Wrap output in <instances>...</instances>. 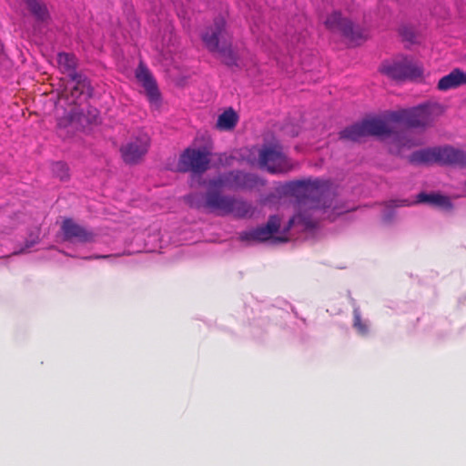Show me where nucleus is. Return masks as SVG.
Here are the masks:
<instances>
[{"label":"nucleus","instance_id":"412c9836","mask_svg":"<svg viewBox=\"0 0 466 466\" xmlns=\"http://www.w3.org/2000/svg\"><path fill=\"white\" fill-rule=\"evenodd\" d=\"M238 121V114L233 108L229 107L218 116L216 127L221 131H230L235 128Z\"/></svg>","mask_w":466,"mask_h":466},{"label":"nucleus","instance_id":"0eeeda50","mask_svg":"<svg viewBox=\"0 0 466 466\" xmlns=\"http://www.w3.org/2000/svg\"><path fill=\"white\" fill-rule=\"evenodd\" d=\"M325 27L331 33H339L352 44H360L366 38L365 30L355 25L350 19L343 17L341 13L334 11L324 22Z\"/></svg>","mask_w":466,"mask_h":466},{"label":"nucleus","instance_id":"7ed1b4c3","mask_svg":"<svg viewBox=\"0 0 466 466\" xmlns=\"http://www.w3.org/2000/svg\"><path fill=\"white\" fill-rule=\"evenodd\" d=\"M210 52H218L228 66H237L238 55L231 46V35L226 28L225 17L219 15L214 19L213 26L201 36Z\"/></svg>","mask_w":466,"mask_h":466},{"label":"nucleus","instance_id":"ddd939ff","mask_svg":"<svg viewBox=\"0 0 466 466\" xmlns=\"http://www.w3.org/2000/svg\"><path fill=\"white\" fill-rule=\"evenodd\" d=\"M137 82L144 87L146 96L151 104L160 102V92L155 77L143 61H140L135 70Z\"/></svg>","mask_w":466,"mask_h":466},{"label":"nucleus","instance_id":"1a4fd4ad","mask_svg":"<svg viewBox=\"0 0 466 466\" xmlns=\"http://www.w3.org/2000/svg\"><path fill=\"white\" fill-rule=\"evenodd\" d=\"M389 119L396 123H403L409 127H426L433 121L431 109L427 105H420L410 109L392 111L389 114Z\"/></svg>","mask_w":466,"mask_h":466},{"label":"nucleus","instance_id":"f257e3e1","mask_svg":"<svg viewBox=\"0 0 466 466\" xmlns=\"http://www.w3.org/2000/svg\"><path fill=\"white\" fill-rule=\"evenodd\" d=\"M279 190L298 199L296 213L289 218L284 233L291 228L311 232L319 220H334L349 210L338 205L332 184L327 179L309 177L290 180L282 184Z\"/></svg>","mask_w":466,"mask_h":466},{"label":"nucleus","instance_id":"9b49d317","mask_svg":"<svg viewBox=\"0 0 466 466\" xmlns=\"http://www.w3.org/2000/svg\"><path fill=\"white\" fill-rule=\"evenodd\" d=\"M57 64L63 73H66L71 80L76 84L72 91V96L82 95L85 89H89L90 83L86 76L76 72L77 59L75 55L60 52L57 54Z\"/></svg>","mask_w":466,"mask_h":466},{"label":"nucleus","instance_id":"b1692460","mask_svg":"<svg viewBox=\"0 0 466 466\" xmlns=\"http://www.w3.org/2000/svg\"><path fill=\"white\" fill-rule=\"evenodd\" d=\"M258 230L256 228L241 231L238 235V238L241 242L247 243V244H253V243H259L260 238L259 235H258Z\"/></svg>","mask_w":466,"mask_h":466},{"label":"nucleus","instance_id":"4468645a","mask_svg":"<svg viewBox=\"0 0 466 466\" xmlns=\"http://www.w3.org/2000/svg\"><path fill=\"white\" fill-rule=\"evenodd\" d=\"M439 164L459 167H466V152L451 146L438 147Z\"/></svg>","mask_w":466,"mask_h":466},{"label":"nucleus","instance_id":"39448f33","mask_svg":"<svg viewBox=\"0 0 466 466\" xmlns=\"http://www.w3.org/2000/svg\"><path fill=\"white\" fill-rule=\"evenodd\" d=\"M264 185L265 180L258 175L236 169L225 172L210 179L208 181V189L217 191L221 188L246 190Z\"/></svg>","mask_w":466,"mask_h":466},{"label":"nucleus","instance_id":"c85d7f7f","mask_svg":"<svg viewBox=\"0 0 466 466\" xmlns=\"http://www.w3.org/2000/svg\"><path fill=\"white\" fill-rule=\"evenodd\" d=\"M303 37V34L301 32H298V29H296L294 35H291L290 42L293 43L295 40L299 42Z\"/></svg>","mask_w":466,"mask_h":466},{"label":"nucleus","instance_id":"6e6552de","mask_svg":"<svg viewBox=\"0 0 466 466\" xmlns=\"http://www.w3.org/2000/svg\"><path fill=\"white\" fill-rule=\"evenodd\" d=\"M210 155L206 147H187L181 153L177 168L183 173L202 174L208 169Z\"/></svg>","mask_w":466,"mask_h":466},{"label":"nucleus","instance_id":"a211bd4d","mask_svg":"<svg viewBox=\"0 0 466 466\" xmlns=\"http://www.w3.org/2000/svg\"><path fill=\"white\" fill-rule=\"evenodd\" d=\"M463 85H466V72L455 68L439 80L437 87L440 91H448Z\"/></svg>","mask_w":466,"mask_h":466},{"label":"nucleus","instance_id":"20e7f679","mask_svg":"<svg viewBox=\"0 0 466 466\" xmlns=\"http://www.w3.org/2000/svg\"><path fill=\"white\" fill-rule=\"evenodd\" d=\"M257 164L271 175H286L299 167L282 149L277 146L264 145L258 148Z\"/></svg>","mask_w":466,"mask_h":466},{"label":"nucleus","instance_id":"4be33fe9","mask_svg":"<svg viewBox=\"0 0 466 466\" xmlns=\"http://www.w3.org/2000/svg\"><path fill=\"white\" fill-rule=\"evenodd\" d=\"M365 137L366 134L362 121L349 126L339 132V138L350 141H358Z\"/></svg>","mask_w":466,"mask_h":466},{"label":"nucleus","instance_id":"6ab92c4d","mask_svg":"<svg viewBox=\"0 0 466 466\" xmlns=\"http://www.w3.org/2000/svg\"><path fill=\"white\" fill-rule=\"evenodd\" d=\"M366 137H390L392 133L390 126L381 118L371 117L362 120Z\"/></svg>","mask_w":466,"mask_h":466},{"label":"nucleus","instance_id":"a878e982","mask_svg":"<svg viewBox=\"0 0 466 466\" xmlns=\"http://www.w3.org/2000/svg\"><path fill=\"white\" fill-rule=\"evenodd\" d=\"M399 32L404 40H406L410 43L415 42L416 35H415L414 31L410 27L402 25V26H400Z\"/></svg>","mask_w":466,"mask_h":466},{"label":"nucleus","instance_id":"5701e85b","mask_svg":"<svg viewBox=\"0 0 466 466\" xmlns=\"http://www.w3.org/2000/svg\"><path fill=\"white\" fill-rule=\"evenodd\" d=\"M352 327L357 333L362 337H366L370 333V321L361 317V313L359 308L353 309V322Z\"/></svg>","mask_w":466,"mask_h":466},{"label":"nucleus","instance_id":"f03ea898","mask_svg":"<svg viewBox=\"0 0 466 466\" xmlns=\"http://www.w3.org/2000/svg\"><path fill=\"white\" fill-rule=\"evenodd\" d=\"M186 202L194 208L205 209L218 216L233 215L237 218H246L254 216L256 208L251 202L219 191L210 190L205 194L190 193L185 197Z\"/></svg>","mask_w":466,"mask_h":466},{"label":"nucleus","instance_id":"c756f323","mask_svg":"<svg viewBox=\"0 0 466 466\" xmlns=\"http://www.w3.org/2000/svg\"><path fill=\"white\" fill-rule=\"evenodd\" d=\"M111 256H94V257H85V259H92V258H110Z\"/></svg>","mask_w":466,"mask_h":466},{"label":"nucleus","instance_id":"393cba45","mask_svg":"<svg viewBox=\"0 0 466 466\" xmlns=\"http://www.w3.org/2000/svg\"><path fill=\"white\" fill-rule=\"evenodd\" d=\"M53 172L61 180H65L68 177V167L66 163L62 161L56 162L52 167Z\"/></svg>","mask_w":466,"mask_h":466},{"label":"nucleus","instance_id":"aec40b11","mask_svg":"<svg viewBox=\"0 0 466 466\" xmlns=\"http://www.w3.org/2000/svg\"><path fill=\"white\" fill-rule=\"evenodd\" d=\"M23 2L36 22L46 23L49 20L50 15L44 2L40 0H23Z\"/></svg>","mask_w":466,"mask_h":466},{"label":"nucleus","instance_id":"f8f14e48","mask_svg":"<svg viewBox=\"0 0 466 466\" xmlns=\"http://www.w3.org/2000/svg\"><path fill=\"white\" fill-rule=\"evenodd\" d=\"M60 232L62 240L69 243L86 244L96 239L92 230L77 224L73 218H65L62 221Z\"/></svg>","mask_w":466,"mask_h":466},{"label":"nucleus","instance_id":"2eb2a0df","mask_svg":"<svg viewBox=\"0 0 466 466\" xmlns=\"http://www.w3.org/2000/svg\"><path fill=\"white\" fill-rule=\"evenodd\" d=\"M256 228L258 233V235H259L260 241L262 242L271 239L274 243L288 241L287 237H274V234L278 233L280 228V218L277 215L270 216L265 225L257 227Z\"/></svg>","mask_w":466,"mask_h":466},{"label":"nucleus","instance_id":"dca6fc26","mask_svg":"<svg viewBox=\"0 0 466 466\" xmlns=\"http://www.w3.org/2000/svg\"><path fill=\"white\" fill-rule=\"evenodd\" d=\"M416 203H426L433 207L440 208L443 210L450 211L453 208V203L448 196L441 193L420 192L416 197Z\"/></svg>","mask_w":466,"mask_h":466},{"label":"nucleus","instance_id":"423d86ee","mask_svg":"<svg viewBox=\"0 0 466 466\" xmlns=\"http://www.w3.org/2000/svg\"><path fill=\"white\" fill-rule=\"evenodd\" d=\"M380 71L397 81L417 80L423 76L422 66L410 56H400L384 61L380 66Z\"/></svg>","mask_w":466,"mask_h":466},{"label":"nucleus","instance_id":"cd10ccee","mask_svg":"<svg viewBox=\"0 0 466 466\" xmlns=\"http://www.w3.org/2000/svg\"><path fill=\"white\" fill-rule=\"evenodd\" d=\"M390 207H402V206L410 205V203L407 199L390 200Z\"/></svg>","mask_w":466,"mask_h":466},{"label":"nucleus","instance_id":"f3484780","mask_svg":"<svg viewBox=\"0 0 466 466\" xmlns=\"http://www.w3.org/2000/svg\"><path fill=\"white\" fill-rule=\"evenodd\" d=\"M408 161L415 166H428L434 163L439 164L438 147L416 150L408 157Z\"/></svg>","mask_w":466,"mask_h":466},{"label":"nucleus","instance_id":"bb28decb","mask_svg":"<svg viewBox=\"0 0 466 466\" xmlns=\"http://www.w3.org/2000/svg\"><path fill=\"white\" fill-rule=\"evenodd\" d=\"M396 139H397V144L400 147H407L410 148L411 147L416 146L415 143H413L410 139H408L406 135H398Z\"/></svg>","mask_w":466,"mask_h":466},{"label":"nucleus","instance_id":"9d476101","mask_svg":"<svg viewBox=\"0 0 466 466\" xmlns=\"http://www.w3.org/2000/svg\"><path fill=\"white\" fill-rule=\"evenodd\" d=\"M150 137L145 131H139L120 147L121 157L125 163H138L147 153L150 147Z\"/></svg>","mask_w":466,"mask_h":466}]
</instances>
